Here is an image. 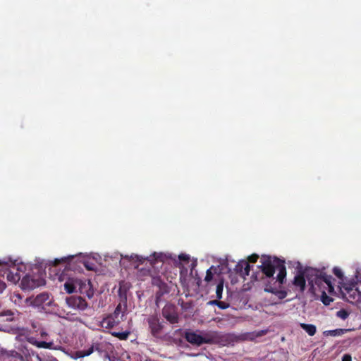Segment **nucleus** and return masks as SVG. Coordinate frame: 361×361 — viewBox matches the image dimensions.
Masks as SVG:
<instances>
[{
	"label": "nucleus",
	"instance_id": "1",
	"mask_svg": "<svg viewBox=\"0 0 361 361\" xmlns=\"http://www.w3.org/2000/svg\"><path fill=\"white\" fill-rule=\"evenodd\" d=\"M259 268L261 272L253 274L252 279L261 281L264 285L271 281L278 280L280 283H284L286 278V267L285 262L276 257L262 255Z\"/></svg>",
	"mask_w": 361,
	"mask_h": 361
},
{
	"label": "nucleus",
	"instance_id": "2",
	"mask_svg": "<svg viewBox=\"0 0 361 361\" xmlns=\"http://www.w3.org/2000/svg\"><path fill=\"white\" fill-rule=\"evenodd\" d=\"M306 280L309 283L310 289L314 291L316 290V286L320 289L324 284L327 285L329 293H332L334 290L332 283L334 279L331 275L326 274L322 270L307 267L304 271H300L295 276L293 283L302 292L305 289Z\"/></svg>",
	"mask_w": 361,
	"mask_h": 361
},
{
	"label": "nucleus",
	"instance_id": "3",
	"mask_svg": "<svg viewBox=\"0 0 361 361\" xmlns=\"http://www.w3.org/2000/svg\"><path fill=\"white\" fill-rule=\"evenodd\" d=\"M202 344H216L225 346L230 341V336L217 331H201Z\"/></svg>",
	"mask_w": 361,
	"mask_h": 361
},
{
	"label": "nucleus",
	"instance_id": "4",
	"mask_svg": "<svg viewBox=\"0 0 361 361\" xmlns=\"http://www.w3.org/2000/svg\"><path fill=\"white\" fill-rule=\"evenodd\" d=\"M45 284V280L39 276L27 274L22 277L21 288L23 290H32Z\"/></svg>",
	"mask_w": 361,
	"mask_h": 361
},
{
	"label": "nucleus",
	"instance_id": "5",
	"mask_svg": "<svg viewBox=\"0 0 361 361\" xmlns=\"http://www.w3.org/2000/svg\"><path fill=\"white\" fill-rule=\"evenodd\" d=\"M124 258L128 259L130 260L135 261V262H139L140 264L144 263V262L145 260H147V262H149L150 265L152 267H155L157 264H158V263L162 264L163 263L164 257L162 253L154 252L152 255H151L150 256H149L146 258H144L143 257L139 256L137 255H132L130 257L128 255H126L124 257Z\"/></svg>",
	"mask_w": 361,
	"mask_h": 361
},
{
	"label": "nucleus",
	"instance_id": "6",
	"mask_svg": "<svg viewBox=\"0 0 361 361\" xmlns=\"http://www.w3.org/2000/svg\"><path fill=\"white\" fill-rule=\"evenodd\" d=\"M147 321L152 335L155 338H159L162 334L164 322H161L157 315H150Z\"/></svg>",
	"mask_w": 361,
	"mask_h": 361
},
{
	"label": "nucleus",
	"instance_id": "7",
	"mask_svg": "<svg viewBox=\"0 0 361 361\" xmlns=\"http://www.w3.org/2000/svg\"><path fill=\"white\" fill-rule=\"evenodd\" d=\"M283 284L280 283L278 280L274 281L273 283L269 281V283H267L264 290L265 292L276 295L279 299L282 300L287 295V292L281 289Z\"/></svg>",
	"mask_w": 361,
	"mask_h": 361
},
{
	"label": "nucleus",
	"instance_id": "8",
	"mask_svg": "<svg viewBox=\"0 0 361 361\" xmlns=\"http://www.w3.org/2000/svg\"><path fill=\"white\" fill-rule=\"evenodd\" d=\"M68 307L83 311L88 307L87 302L81 296L72 295L66 298Z\"/></svg>",
	"mask_w": 361,
	"mask_h": 361
},
{
	"label": "nucleus",
	"instance_id": "9",
	"mask_svg": "<svg viewBox=\"0 0 361 361\" xmlns=\"http://www.w3.org/2000/svg\"><path fill=\"white\" fill-rule=\"evenodd\" d=\"M119 295L121 298V302H119L118 304L114 313L111 314V315L113 317L116 318V319H121V321H122V320H123V317L125 316V312H126V310L127 308V305H126L127 298H126V295L123 298V296L121 295V288L119 289Z\"/></svg>",
	"mask_w": 361,
	"mask_h": 361
},
{
	"label": "nucleus",
	"instance_id": "10",
	"mask_svg": "<svg viewBox=\"0 0 361 361\" xmlns=\"http://www.w3.org/2000/svg\"><path fill=\"white\" fill-rule=\"evenodd\" d=\"M185 338L188 343L192 345H196L197 346L202 345L201 331H200V334L192 331H185Z\"/></svg>",
	"mask_w": 361,
	"mask_h": 361
},
{
	"label": "nucleus",
	"instance_id": "11",
	"mask_svg": "<svg viewBox=\"0 0 361 361\" xmlns=\"http://www.w3.org/2000/svg\"><path fill=\"white\" fill-rule=\"evenodd\" d=\"M250 270V265L246 260L238 262L234 268L235 272L243 278L249 275Z\"/></svg>",
	"mask_w": 361,
	"mask_h": 361
},
{
	"label": "nucleus",
	"instance_id": "12",
	"mask_svg": "<svg viewBox=\"0 0 361 361\" xmlns=\"http://www.w3.org/2000/svg\"><path fill=\"white\" fill-rule=\"evenodd\" d=\"M162 314L171 324H176L178 322V315L173 307H164L162 310Z\"/></svg>",
	"mask_w": 361,
	"mask_h": 361
},
{
	"label": "nucleus",
	"instance_id": "13",
	"mask_svg": "<svg viewBox=\"0 0 361 361\" xmlns=\"http://www.w3.org/2000/svg\"><path fill=\"white\" fill-rule=\"evenodd\" d=\"M51 302L49 295L47 293H42L37 295L31 302V304L35 307H41L48 305Z\"/></svg>",
	"mask_w": 361,
	"mask_h": 361
},
{
	"label": "nucleus",
	"instance_id": "14",
	"mask_svg": "<svg viewBox=\"0 0 361 361\" xmlns=\"http://www.w3.org/2000/svg\"><path fill=\"white\" fill-rule=\"evenodd\" d=\"M354 285H349V286H343V293L346 296L348 295L349 298H347V300L349 302H353L352 300H358L360 298V293H358L357 288H354Z\"/></svg>",
	"mask_w": 361,
	"mask_h": 361
},
{
	"label": "nucleus",
	"instance_id": "15",
	"mask_svg": "<svg viewBox=\"0 0 361 361\" xmlns=\"http://www.w3.org/2000/svg\"><path fill=\"white\" fill-rule=\"evenodd\" d=\"M121 322V319H116L113 317L111 314H109L106 317H104L101 322V324L102 327L106 329H111L114 326L118 324Z\"/></svg>",
	"mask_w": 361,
	"mask_h": 361
},
{
	"label": "nucleus",
	"instance_id": "16",
	"mask_svg": "<svg viewBox=\"0 0 361 361\" xmlns=\"http://www.w3.org/2000/svg\"><path fill=\"white\" fill-rule=\"evenodd\" d=\"M300 327L305 330L309 336H314L316 334L317 329L314 324L301 323Z\"/></svg>",
	"mask_w": 361,
	"mask_h": 361
},
{
	"label": "nucleus",
	"instance_id": "17",
	"mask_svg": "<svg viewBox=\"0 0 361 361\" xmlns=\"http://www.w3.org/2000/svg\"><path fill=\"white\" fill-rule=\"evenodd\" d=\"M348 331V329H336L334 330H328V331H324V335L326 336H339L343 335L344 333H345Z\"/></svg>",
	"mask_w": 361,
	"mask_h": 361
},
{
	"label": "nucleus",
	"instance_id": "18",
	"mask_svg": "<svg viewBox=\"0 0 361 361\" xmlns=\"http://www.w3.org/2000/svg\"><path fill=\"white\" fill-rule=\"evenodd\" d=\"M323 285L322 286V288L319 289L322 290V295H321V300L325 305H329L330 303L333 301L332 298H331L329 296H328L326 293L325 290H327V286L324 287V289L322 290Z\"/></svg>",
	"mask_w": 361,
	"mask_h": 361
},
{
	"label": "nucleus",
	"instance_id": "19",
	"mask_svg": "<svg viewBox=\"0 0 361 361\" xmlns=\"http://www.w3.org/2000/svg\"><path fill=\"white\" fill-rule=\"evenodd\" d=\"M21 279V276L19 273L13 274V271H10L7 274V279L14 283L18 282Z\"/></svg>",
	"mask_w": 361,
	"mask_h": 361
},
{
	"label": "nucleus",
	"instance_id": "20",
	"mask_svg": "<svg viewBox=\"0 0 361 361\" xmlns=\"http://www.w3.org/2000/svg\"><path fill=\"white\" fill-rule=\"evenodd\" d=\"M223 289H224V281L221 280L219 281V283L216 286V297L218 299L222 298V294H223Z\"/></svg>",
	"mask_w": 361,
	"mask_h": 361
},
{
	"label": "nucleus",
	"instance_id": "21",
	"mask_svg": "<svg viewBox=\"0 0 361 361\" xmlns=\"http://www.w3.org/2000/svg\"><path fill=\"white\" fill-rule=\"evenodd\" d=\"M130 333L128 331L114 332L112 335L120 340H126L128 338Z\"/></svg>",
	"mask_w": 361,
	"mask_h": 361
},
{
	"label": "nucleus",
	"instance_id": "22",
	"mask_svg": "<svg viewBox=\"0 0 361 361\" xmlns=\"http://www.w3.org/2000/svg\"><path fill=\"white\" fill-rule=\"evenodd\" d=\"M32 343L34 344L37 348H47H47H50V347L51 345V343H47L46 341H35V342H33Z\"/></svg>",
	"mask_w": 361,
	"mask_h": 361
},
{
	"label": "nucleus",
	"instance_id": "23",
	"mask_svg": "<svg viewBox=\"0 0 361 361\" xmlns=\"http://www.w3.org/2000/svg\"><path fill=\"white\" fill-rule=\"evenodd\" d=\"M163 285H164V287L161 288L160 290L159 291H157L156 293V303L157 304H158L160 298L161 296H163L164 294L168 293V290L166 289H165V288H166V285L165 283H164Z\"/></svg>",
	"mask_w": 361,
	"mask_h": 361
},
{
	"label": "nucleus",
	"instance_id": "24",
	"mask_svg": "<svg viewBox=\"0 0 361 361\" xmlns=\"http://www.w3.org/2000/svg\"><path fill=\"white\" fill-rule=\"evenodd\" d=\"M64 288L68 293H72L75 290V286L71 281H66L64 284Z\"/></svg>",
	"mask_w": 361,
	"mask_h": 361
},
{
	"label": "nucleus",
	"instance_id": "25",
	"mask_svg": "<svg viewBox=\"0 0 361 361\" xmlns=\"http://www.w3.org/2000/svg\"><path fill=\"white\" fill-rule=\"evenodd\" d=\"M336 315L342 319H345L348 317L349 313L345 310L342 309L336 312Z\"/></svg>",
	"mask_w": 361,
	"mask_h": 361
},
{
	"label": "nucleus",
	"instance_id": "26",
	"mask_svg": "<svg viewBox=\"0 0 361 361\" xmlns=\"http://www.w3.org/2000/svg\"><path fill=\"white\" fill-rule=\"evenodd\" d=\"M0 316L1 317L9 316L10 317L8 318L7 320L12 321L13 313L11 310H3V311L0 312Z\"/></svg>",
	"mask_w": 361,
	"mask_h": 361
},
{
	"label": "nucleus",
	"instance_id": "27",
	"mask_svg": "<svg viewBox=\"0 0 361 361\" xmlns=\"http://www.w3.org/2000/svg\"><path fill=\"white\" fill-rule=\"evenodd\" d=\"M333 272L339 279H343V274L341 269L338 267H334L333 269Z\"/></svg>",
	"mask_w": 361,
	"mask_h": 361
},
{
	"label": "nucleus",
	"instance_id": "28",
	"mask_svg": "<svg viewBox=\"0 0 361 361\" xmlns=\"http://www.w3.org/2000/svg\"><path fill=\"white\" fill-rule=\"evenodd\" d=\"M259 259V255H257V254H252L251 255H250L247 258V262L248 263L249 262H251V263H255L257 259Z\"/></svg>",
	"mask_w": 361,
	"mask_h": 361
},
{
	"label": "nucleus",
	"instance_id": "29",
	"mask_svg": "<svg viewBox=\"0 0 361 361\" xmlns=\"http://www.w3.org/2000/svg\"><path fill=\"white\" fill-rule=\"evenodd\" d=\"M211 269H209L207 271V273H206V276H205V278H204V280L207 282L212 281V278H213V274L211 271Z\"/></svg>",
	"mask_w": 361,
	"mask_h": 361
},
{
	"label": "nucleus",
	"instance_id": "30",
	"mask_svg": "<svg viewBox=\"0 0 361 361\" xmlns=\"http://www.w3.org/2000/svg\"><path fill=\"white\" fill-rule=\"evenodd\" d=\"M81 351L82 352L83 355L85 357L89 356L90 355H91L94 352V346L92 345L87 350H81Z\"/></svg>",
	"mask_w": 361,
	"mask_h": 361
},
{
	"label": "nucleus",
	"instance_id": "31",
	"mask_svg": "<svg viewBox=\"0 0 361 361\" xmlns=\"http://www.w3.org/2000/svg\"><path fill=\"white\" fill-rule=\"evenodd\" d=\"M217 307L221 310H225L229 307V305L225 302L219 300Z\"/></svg>",
	"mask_w": 361,
	"mask_h": 361
},
{
	"label": "nucleus",
	"instance_id": "32",
	"mask_svg": "<svg viewBox=\"0 0 361 361\" xmlns=\"http://www.w3.org/2000/svg\"><path fill=\"white\" fill-rule=\"evenodd\" d=\"M83 265L87 270H94V264L87 261L83 262Z\"/></svg>",
	"mask_w": 361,
	"mask_h": 361
},
{
	"label": "nucleus",
	"instance_id": "33",
	"mask_svg": "<svg viewBox=\"0 0 361 361\" xmlns=\"http://www.w3.org/2000/svg\"><path fill=\"white\" fill-rule=\"evenodd\" d=\"M179 259L180 260H182V261H186V262H188L189 259H190V257L188 255H185V254H180L179 256Z\"/></svg>",
	"mask_w": 361,
	"mask_h": 361
},
{
	"label": "nucleus",
	"instance_id": "34",
	"mask_svg": "<svg viewBox=\"0 0 361 361\" xmlns=\"http://www.w3.org/2000/svg\"><path fill=\"white\" fill-rule=\"evenodd\" d=\"M342 361H352L351 355L349 354L343 355L342 357Z\"/></svg>",
	"mask_w": 361,
	"mask_h": 361
},
{
	"label": "nucleus",
	"instance_id": "35",
	"mask_svg": "<svg viewBox=\"0 0 361 361\" xmlns=\"http://www.w3.org/2000/svg\"><path fill=\"white\" fill-rule=\"evenodd\" d=\"M9 262V260H6L5 258L2 259H0V266H7L8 265Z\"/></svg>",
	"mask_w": 361,
	"mask_h": 361
},
{
	"label": "nucleus",
	"instance_id": "36",
	"mask_svg": "<svg viewBox=\"0 0 361 361\" xmlns=\"http://www.w3.org/2000/svg\"><path fill=\"white\" fill-rule=\"evenodd\" d=\"M5 288H6L5 283L0 280V293H2Z\"/></svg>",
	"mask_w": 361,
	"mask_h": 361
},
{
	"label": "nucleus",
	"instance_id": "37",
	"mask_svg": "<svg viewBox=\"0 0 361 361\" xmlns=\"http://www.w3.org/2000/svg\"><path fill=\"white\" fill-rule=\"evenodd\" d=\"M75 354H76V357H78V358L84 357H85L83 355V353H82V352L81 350L77 351Z\"/></svg>",
	"mask_w": 361,
	"mask_h": 361
},
{
	"label": "nucleus",
	"instance_id": "38",
	"mask_svg": "<svg viewBox=\"0 0 361 361\" xmlns=\"http://www.w3.org/2000/svg\"><path fill=\"white\" fill-rule=\"evenodd\" d=\"M218 302H219V300H212V301L209 302V304L214 305L217 306L218 305Z\"/></svg>",
	"mask_w": 361,
	"mask_h": 361
},
{
	"label": "nucleus",
	"instance_id": "39",
	"mask_svg": "<svg viewBox=\"0 0 361 361\" xmlns=\"http://www.w3.org/2000/svg\"><path fill=\"white\" fill-rule=\"evenodd\" d=\"M47 334L46 332H44V331H42V332H41V336H42V337H44V336H47Z\"/></svg>",
	"mask_w": 361,
	"mask_h": 361
},
{
	"label": "nucleus",
	"instance_id": "40",
	"mask_svg": "<svg viewBox=\"0 0 361 361\" xmlns=\"http://www.w3.org/2000/svg\"><path fill=\"white\" fill-rule=\"evenodd\" d=\"M60 259H55V264H58L60 262Z\"/></svg>",
	"mask_w": 361,
	"mask_h": 361
},
{
	"label": "nucleus",
	"instance_id": "41",
	"mask_svg": "<svg viewBox=\"0 0 361 361\" xmlns=\"http://www.w3.org/2000/svg\"><path fill=\"white\" fill-rule=\"evenodd\" d=\"M74 259L73 256H71L68 258V259H69L70 261L71 260H73Z\"/></svg>",
	"mask_w": 361,
	"mask_h": 361
}]
</instances>
